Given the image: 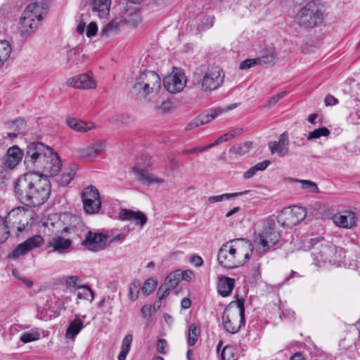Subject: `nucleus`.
<instances>
[{
  "instance_id": "f257e3e1",
  "label": "nucleus",
  "mask_w": 360,
  "mask_h": 360,
  "mask_svg": "<svg viewBox=\"0 0 360 360\" xmlns=\"http://www.w3.org/2000/svg\"><path fill=\"white\" fill-rule=\"evenodd\" d=\"M24 164L29 174L44 175V177L56 176L62 166L58 153L41 142H32L27 146Z\"/></svg>"
},
{
  "instance_id": "f03ea898",
  "label": "nucleus",
  "mask_w": 360,
  "mask_h": 360,
  "mask_svg": "<svg viewBox=\"0 0 360 360\" xmlns=\"http://www.w3.org/2000/svg\"><path fill=\"white\" fill-rule=\"evenodd\" d=\"M14 192L22 204L28 207L40 206L50 196L51 182L47 177L37 174H25L15 181Z\"/></svg>"
},
{
  "instance_id": "7ed1b4c3",
  "label": "nucleus",
  "mask_w": 360,
  "mask_h": 360,
  "mask_svg": "<svg viewBox=\"0 0 360 360\" xmlns=\"http://www.w3.org/2000/svg\"><path fill=\"white\" fill-rule=\"evenodd\" d=\"M252 252L253 245L250 240L245 238L229 240L219 249L217 262L224 269H235L246 264Z\"/></svg>"
},
{
  "instance_id": "20e7f679",
  "label": "nucleus",
  "mask_w": 360,
  "mask_h": 360,
  "mask_svg": "<svg viewBox=\"0 0 360 360\" xmlns=\"http://www.w3.org/2000/svg\"><path fill=\"white\" fill-rule=\"evenodd\" d=\"M233 304L236 305V309H232L231 306L226 307L222 316V322L226 332L236 334L245 324L244 300L238 299L231 302L230 305Z\"/></svg>"
},
{
  "instance_id": "39448f33",
  "label": "nucleus",
  "mask_w": 360,
  "mask_h": 360,
  "mask_svg": "<svg viewBox=\"0 0 360 360\" xmlns=\"http://www.w3.org/2000/svg\"><path fill=\"white\" fill-rule=\"evenodd\" d=\"M274 219L266 218L263 221V226L255 236V243L262 248L264 252L269 251L280 240L281 235L275 230Z\"/></svg>"
},
{
  "instance_id": "423d86ee",
  "label": "nucleus",
  "mask_w": 360,
  "mask_h": 360,
  "mask_svg": "<svg viewBox=\"0 0 360 360\" xmlns=\"http://www.w3.org/2000/svg\"><path fill=\"white\" fill-rule=\"evenodd\" d=\"M160 87V77L153 71L145 72L141 74L136 79L133 85L134 91L143 96L158 92Z\"/></svg>"
},
{
  "instance_id": "0eeeda50",
  "label": "nucleus",
  "mask_w": 360,
  "mask_h": 360,
  "mask_svg": "<svg viewBox=\"0 0 360 360\" xmlns=\"http://www.w3.org/2000/svg\"><path fill=\"white\" fill-rule=\"evenodd\" d=\"M323 15L320 5L315 1H309L297 13L296 20L302 27H314L322 21Z\"/></svg>"
},
{
  "instance_id": "6e6552de",
  "label": "nucleus",
  "mask_w": 360,
  "mask_h": 360,
  "mask_svg": "<svg viewBox=\"0 0 360 360\" xmlns=\"http://www.w3.org/2000/svg\"><path fill=\"white\" fill-rule=\"evenodd\" d=\"M309 247L311 248V256L316 266H321L323 263H327V256L332 253L333 243L321 238H311L309 241Z\"/></svg>"
},
{
  "instance_id": "1a4fd4ad",
  "label": "nucleus",
  "mask_w": 360,
  "mask_h": 360,
  "mask_svg": "<svg viewBox=\"0 0 360 360\" xmlns=\"http://www.w3.org/2000/svg\"><path fill=\"white\" fill-rule=\"evenodd\" d=\"M306 216V210L302 207H285L278 216V222L283 227L291 228L299 224Z\"/></svg>"
},
{
  "instance_id": "9d476101",
  "label": "nucleus",
  "mask_w": 360,
  "mask_h": 360,
  "mask_svg": "<svg viewBox=\"0 0 360 360\" xmlns=\"http://www.w3.org/2000/svg\"><path fill=\"white\" fill-rule=\"evenodd\" d=\"M224 74L217 66L208 67L204 72L200 84L201 89L211 91L218 89L224 82Z\"/></svg>"
},
{
  "instance_id": "9b49d317",
  "label": "nucleus",
  "mask_w": 360,
  "mask_h": 360,
  "mask_svg": "<svg viewBox=\"0 0 360 360\" xmlns=\"http://www.w3.org/2000/svg\"><path fill=\"white\" fill-rule=\"evenodd\" d=\"M186 79L184 72L176 71L163 79L165 88L171 94L181 91L186 86Z\"/></svg>"
},
{
  "instance_id": "f8f14e48",
  "label": "nucleus",
  "mask_w": 360,
  "mask_h": 360,
  "mask_svg": "<svg viewBox=\"0 0 360 360\" xmlns=\"http://www.w3.org/2000/svg\"><path fill=\"white\" fill-rule=\"evenodd\" d=\"M107 239L105 234L89 231L82 245L91 251L97 252L105 248Z\"/></svg>"
},
{
  "instance_id": "ddd939ff",
  "label": "nucleus",
  "mask_w": 360,
  "mask_h": 360,
  "mask_svg": "<svg viewBox=\"0 0 360 360\" xmlns=\"http://www.w3.org/2000/svg\"><path fill=\"white\" fill-rule=\"evenodd\" d=\"M44 238L40 235H35L18 245L13 252V257H18L27 254L29 251L40 247L44 243Z\"/></svg>"
},
{
  "instance_id": "4468645a",
  "label": "nucleus",
  "mask_w": 360,
  "mask_h": 360,
  "mask_svg": "<svg viewBox=\"0 0 360 360\" xmlns=\"http://www.w3.org/2000/svg\"><path fill=\"white\" fill-rule=\"evenodd\" d=\"M48 12L49 8L45 3L37 1L29 4L22 15L29 16L30 18H33L41 23V21L46 16Z\"/></svg>"
},
{
  "instance_id": "2eb2a0df",
  "label": "nucleus",
  "mask_w": 360,
  "mask_h": 360,
  "mask_svg": "<svg viewBox=\"0 0 360 360\" xmlns=\"http://www.w3.org/2000/svg\"><path fill=\"white\" fill-rule=\"evenodd\" d=\"M105 148V142L102 140H98L91 145L78 148L77 153L80 158L94 159L104 152Z\"/></svg>"
},
{
  "instance_id": "dca6fc26",
  "label": "nucleus",
  "mask_w": 360,
  "mask_h": 360,
  "mask_svg": "<svg viewBox=\"0 0 360 360\" xmlns=\"http://www.w3.org/2000/svg\"><path fill=\"white\" fill-rule=\"evenodd\" d=\"M23 155V151L18 146L10 147L4 158L5 167L10 169H14L22 161Z\"/></svg>"
},
{
  "instance_id": "f3484780",
  "label": "nucleus",
  "mask_w": 360,
  "mask_h": 360,
  "mask_svg": "<svg viewBox=\"0 0 360 360\" xmlns=\"http://www.w3.org/2000/svg\"><path fill=\"white\" fill-rule=\"evenodd\" d=\"M132 172L135 174L136 180L143 185L150 186L154 184H162L164 182L163 179L158 177L138 166L133 167Z\"/></svg>"
},
{
  "instance_id": "a211bd4d",
  "label": "nucleus",
  "mask_w": 360,
  "mask_h": 360,
  "mask_svg": "<svg viewBox=\"0 0 360 360\" xmlns=\"http://www.w3.org/2000/svg\"><path fill=\"white\" fill-rule=\"evenodd\" d=\"M68 86L77 89H94L96 87L95 81L89 74H82L68 79L66 82Z\"/></svg>"
},
{
  "instance_id": "6ab92c4d",
  "label": "nucleus",
  "mask_w": 360,
  "mask_h": 360,
  "mask_svg": "<svg viewBox=\"0 0 360 360\" xmlns=\"http://www.w3.org/2000/svg\"><path fill=\"white\" fill-rule=\"evenodd\" d=\"M268 145L272 154L276 153L279 157L285 156L288 153V133L283 132L279 136L278 141H270Z\"/></svg>"
},
{
  "instance_id": "aec40b11",
  "label": "nucleus",
  "mask_w": 360,
  "mask_h": 360,
  "mask_svg": "<svg viewBox=\"0 0 360 360\" xmlns=\"http://www.w3.org/2000/svg\"><path fill=\"white\" fill-rule=\"evenodd\" d=\"M5 127L6 129L9 130V131L6 133V136L10 139L17 137L19 134H25L27 131V124L22 118L8 121L5 124Z\"/></svg>"
},
{
  "instance_id": "412c9836",
  "label": "nucleus",
  "mask_w": 360,
  "mask_h": 360,
  "mask_svg": "<svg viewBox=\"0 0 360 360\" xmlns=\"http://www.w3.org/2000/svg\"><path fill=\"white\" fill-rule=\"evenodd\" d=\"M332 219L336 226L344 229H351L356 224V215L353 212L335 214Z\"/></svg>"
},
{
  "instance_id": "4be33fe9",
  "label": "nucleus",
  "mask_w": 360,
  "mask_h": 360,
  "mask_svg": "<svg viewBox=\"0 0 360 360\" xmlns=\"http://www.w3.org/2000/svg\"><path fill=\"white\" fill-rule=\"evenodd\" d=\"M120 218L122 220H133L136 225L142 228L147 222V217L141 211H133L127 209H122L120 212Z\"/></svg>"
},
{
  "instance_id": "5701e85b",
  "label": "nucleus",
  "mask_w": 360,
  "mask_h": 360,
  "mask_svg": "<svg viewBox=\"0 0 360 360\" xmlns=\"http://www.w3.org/2000/svg\"><path fill=\"white\" fill-rule=\"evenodd\" d=\"M40 25L39 21L22 15L19 22V30L22 35H30L38 30Z\"/></svg>"
},
{
  "instance_id": "b1692460",
  "label": "nucleus",
  "mask_w": 360,
  "mask_h": 360,
  "mask_svg": "<svg viewBox=\"0 0 360 360\" xmlns=\"http://www.w3.org/2000/svg\"><path fill=\"white\" fill-rule=\"evenodd\" d=\"M234 108H236V105H229L226 106L225 108L219 107L214 110L211 109L208 111L200 114L196 117L198 120L200 124L202 125L208 123L209 122L217 117L218 115L221 114L223 112L232 110Z\"/></svg>"
},
{
  "instance_id": "393cba45",
  "label": "nucleus",
  "mask_w": 360,
  "mask_h": 360,
  "mask_svg": "<svg viewBox=\"0 0 360 360\" xmlns=\"http://www.w3.org/2000/svg\"><path fill=\"white\" fill-rule=\"evenodd\" d=\"M330 247L332 249V253H330V255L326 257H328L327 263L337 266H340L341 264H345V252L344 249L340 247H337L333 244Z\"/></svg>"
},
{
  "instance_id": "a878e982",
  "label": "nucleus",
  "mask_w": 360,
  "mask_h": 360,
  "mask_svg": "<svg viewBox=\"0 0 360 360\" xmlns=\"http://www.w3.org/2000/svg\"><path fill=\"white\" fill-rule=\"evenodd\" d=\"M66 124L73 130L83 133L87 132L95 127L92 122H86L72 117L67 118Z\"/></svg>"
},
{
  "instance_id": "bb28decb",
  "label": "nucleus",
  "mask_w": 360,
  "mask_h": 360,
  "mask_svg": "<svg viewBox=\"0 0 360 360\" xmlns=\"http://www.w3.org/2000/svg\"><path fill=\"white\" fill-rule=\"evenodd\" d=\"M70 239L64 238L62 236H56L49 243L48 247H52L55 252L63 253L71 245Z\"/></svg>"
},
{
  "instance_id": "cd10ccee",
  "label": "nucleus",
  "mask_w": 360,
  "mask_h": 360,
  "mask_svg": "<svg viewBox=\"0 0 360 360\" xmlns=\"http://www.w3.org/2000/svg\"><path fill=\"white\" fill-rule=\"evenodd\" d=\"M111 0H94L92 11L98 13L100 18H105L109 14Z\"/></svg>"
},
{
  "instance_id": "c85d7f7f",
  "label": "nucleus",
  "mask_w": 360,
  "mask_h": 360,
  "mask_svg": "<svg viewBox=\"0 0 360 360\" xmlns=\"http://www.w3.org/2000/svg\"><path fill=\"white\" fill-rule=\"evenodd\" d=\"M235 286V280L229 277H223L219 279L217 291L222 297L230 295Z\"/></svg>"
},
{
  "instance_id": "c756f323",
  "label": "nucleus",
  "mask_w": 360,
  "mask_h": 360,
  "mask_svg": "<svg viewBox=\"0 0 360 360\" xmlns=\"http://www.w3.org/2000/svg\"><path fill=\"white\" fill-rule=\"evenodd\" d=\"M25 214V211L24 207H18L15 209H13L8 213L6 219H4L6 224L8 226V224H12L13 226L18 224L22 221Z\"/></svg>"
},
{
  "instance_id": "7c9ffc66",
  "label": "nucleus",
  "mask_w": 360,
  "mask_h": 360,
  "mask_svg": "<svg viewBox=\"0 0 360 360\" xmlns=\"http://www.w3.org/2000/svg\"><path fill=\"white\" fill-rule=\"evenodd\" d=\"M83 328V321L78 318H75L70 323V325L66 330L65 337L68 339H74Z\"/></svg>"
},
{
  "instance_id": "2f4dec72",
  "label": "nucleus",
  "mask_w": 360,
  "mask_h": 360,
  "mask_svg": "<svg viewBox=\"0 0 360 360\" xmlns=\"http://www.w3.org/2000/svg\"><path fill=\"white\" fill-rule=\"evenodd\" d=\"M249 193L248 191H245L242 192H237V193H224L219 195L215 196H210L207 198V202L209 203H215L217 202H221L223 200H231L239 196H243Z\"/></svg>"
},
{
  "instance_id": "473e14b6",
  "label": "nucleus",
  "mask_w": 360,
  "mask_h": 360,
  "mask_svg": "<svg viewBox=\"0 0 360 360\" xmlns=\"http://www.w3.org/2000/svg\"><path fill=\"white\" fill-rule=\"evenodd\" d=\"M200 327L196 323H192L190 325L188 328V333L187 335V344L189 347H192L195 345L200 335Z\"/></svg>"
},
{
  "instance_id": "72a5a7b5",
  "label": "nucleus",
  "mask_w": 360,
  "mask_h": 360,
  "mask_svg": "<svg viewBox=\"0 0 360 360\" xmlns=\"http://www.w3.org/2000/svg\"><path fill=\"white\" fill-rule=\"evenodd\" d=\"M83 206L85 212L89 214H94L98 213L101 207V200H90L86 199L82 200Z\"/></svg>"
},
{
  "instance_id": "f704fd0d",
  "label": "nucleus",
  "mask_w": 360,
  "mask_h": 360,
  "mask_svg": "<svg viewBox=\"0 0 360 360\" xmlns=\"http://www.w3.org/2000/svg\"><path fill=\"white\" fill-rule=\"evenodd\" d=\"M251 141H245L243 143L236 144L230 148V153L236 156H242L246 154L252 148Z\"/></svg>"
},
{
  "instance_id": "c9c22d12",
  "label": "nucleus",
  "mask_w": 360,
  "mask_h": 360,
  "mask_svg": "<svg viewBox=\"0 0 360 360\" xmlns=\"http://www.w3.org/2000/svg\"><path fill=\"white\" fill-rule=\"evenodd\" d=\"M119 29L120 20L117 18H115L103 27L102 30V34L108 37L112 34L117 33Z\"/></svg>"
},
{
  "instance_id": "e433bc0d",
  "label": "nucleus",
  "mask_w": 360,
  "mask_h": 360,
  "mask_svg": "<svg viewBox=\"0 0 360 360\" xmlns=\"http://www.w3.org/2000/svg\"><path fill=\"white\" fill-rule=\"evenodd\" d=\"M141 281L138 279L134 280L129 285L128 297L129 299L134 302L139 297L141 290Z\"/></svg>"
},
{
  "instance_id": "4c0bfd02",
  "label": "nucleus",
  "mask_w": 360,
  "mask_h": 360,
  "mask_svg": "<svg viewBox=\"0 0 360 360\" xmlns=\"http://www.w3.org/2000/svg\"><path fill=\"white\" fill-rule=\"evenodd\" d=\"M90 200H101L100 195L98 189L94 186H89L83 191L82 193V200H86V199Z\"/></svg>"
},
{
  "instance_id": "58836bf2",
  "label": "nucleus",
  "mask_w": 360,
  "mask_h": 360,
  "mask_svg": "<svg viewBox=\"0 0 360 360\" xmlns=\"http://www.w3.org/2000/svg\"><path fill=\"white\" fill-rule=\"evenodd\" d=\"M256 60L259 65H272L275 63L276 54L274 51H267L262 56L256 58Z\"/></svg>"
},
{
  "instance_id": "ea45409f",
  "label": "nucleus",
  "mask_w": 360,
  "mask_h": 360,
  "mask_svg": "<svg viewBox=\"0 0 360 360\" xmlns=\"http://www.w3.org/2000/svg\"><path fill=\"white\" fill-rule=\"evenodd\" d=\"M11 46L6 40L0 41V60L5 63L11 53Z\"/></svg>"
},
{
  "instance_id": "a19ab883",
  "label": "nucleus",
  "mask_w": 360,
  "mask_h": 360,
  "mask_svg": "<svg viewBox=\"0 0 360 360\" xmlns=\"http://www.w3.org/2000/svg\"><path fill=\"white\" fill-rule=\"evenodd\" d=\"M78 289H82V292H79L77 294V298L79 300H89L92 302L94 300V293L93 290L86 285H80Z\"/></svg>"
},
{
  "instance_id": "79ce46f5",
  "label": "nucleus",
  "mask_w": 360,
  "mask_h": 360,
  "mask_svg": "<svg viewBox=\"0 0 360 360\" xmlns=\"http://www.w3.org/2000/svg\"><path fill=\"white\" fill-rule=\"evenodd\" d=\"M179 278V274L174 271L166 277L164 284L166 285L171 290H174L177 287L179 283L181 281Z\"/></svg>"
},
{
  "instance_id": "37998d69",
  "label": "nucleus",
  "mask_w": 360,
  "mask_h": 360,
  "mask_svg": "<svg viewBox=\"0 0 360 360\" xmlns=\"http://www.w3.org/2000/svg\"><path fill=\"white\" fill-rule=\"evenodd\" d=\"M40 334L36 329H32L30 332H25L20 336V340L24 343L31 342L39 340Z\"/></svg>"
},
{
  "instance_id": "c03bdc74",
  "label": "nucleus",
  "mask_w": 360,
  "mask_h": 360,
  "mask_svg": "<svg viewBox=\"0 0 360 360\" xmlns=\"http://www.w3.org/2000/svg\"><path fill=\"white\" fill-rule=\"evenodd\" d=\"M75 174V172L72 169H70L67 172H64L58 180L59 186H68L72 180Z\"/></svg>"
},
{
  "instance_id": "a18cd8bd",
  "label": "nucleus",
  "mask_w": 360,
  "mask_h": 360,
  "mask_svg": "<svg viewBox=\"0 0 360 360\" xmlns=\"http://www.w3.org/2000/svg\"><path fill=\"white\" fill-rule=\"evenodd\" d=\"M329 134V129L326 127H323L310 131L308 134L307 139H319L321 136H328Z\"/></svg>"
},
{
  "instance_id": "49530a36",
  "label": "nucleus",
  "mask_w": 360,
  "mask_h": 360,
  "mask_svg": "<svg viewBox=\"0 0 360 360\" xmlns=\"http://www.w3.org/2000/svg\"><path fill=\"white\" fill-rule=\"evenodd\" d=\"M157 286V281L153 278L147 279L142 288H141V291L146 295H148L152 293Z\"/></svg>"
},
{
  "instance_id": "de8ad7c7",
  "label": "nucleus",
  "mask_w": 360,
  "mask_h": 360,
  "mask_svg": "<svg viewBox=\"0 0 360 360\" xmlns=\"http://www.w3.org/2000/svg\"><path fill=\"white\" fill-rule=\"evenodd\" d=\"M10 231L4 218L0 217V244L5 242L9 236Z\"/></svg>"
},
{
  "instance_id": "09e8293b",
  "label": "nucleus",
  "mask_w": 360,
  "mask_h": 360,
  "mask_svg": "<svg viewBox=\"0 0 360 360\" xmlns=\"http://www.w3.org/2000/svg\"><path fill=\"white\" fill-rule=\"evenodd\" d=\"M236 136L235 131H229L219 136L218 139L215 140V141L210 145L207 146V148L210 149V148L215 146L217 145L220 144L222 142L227 141L231 139H233Z\"/></svg>"
},
{
  "instance_id": "8fccbe9b",
  "label": "nucleus",
  "mask_w": 360,
  "mask_h": 360,
  "mask_svg": "<svg viewBox=\"0 0 360 360\" xmlns=\"http://www.w3.org/2000/svg\"><path fill=\"white\" fill-rule=\"evenodd\" d=\"M302 188L307 190L309 192L316 193L319 191L317 185L309 180H300Z\"/></svg>"
},
{
  "instance_id": "3c124183",
  "label": "nucleus",
  "mask_w": 360,
  "mask_h": 360,
  "mask_svg": "<svg viewBox=\"0 0 360 360\" xmlns=\"http://www.w3.org/2000/svg\"><path fill=\"white\" fill-rule=\"evenodd\" d=\"M222 360H236V355L233 349L231 346H225L221 354Z\"/></svg>"
},
{
  "instance_id": "603ef678",
  "label": "nucleus",
  "mask_w": 360,
  "mask_h": 360,
  "mask_svg": "<svg viewBox=\"0 0 360 360\" xmlns=\"http://www.w3.org/2000/svg\"><path fill=\"white\" fill-rule=\"evenodd\" d=\"M286 91H282L276 95L271 97L266 103L264 104L265 108H270L273 105H274L278 101H280L281 98H283L286 95Z\"/></svg>"
},
{
  "instance_id": "864d4df0",
  "label": "nucleus",
  "mask_w": 360,
  "mask_h": 360,
  "mask_svg": "<svg viewBox=\"0 0 360 360\" xmlns=\"http://www.w3.org/2000/svg\"><path fill=\"white\" fill-rule=\"evenodd\" d=\"M170 291L171 290L164 283L161 285L157 292L158 302L161 303L162 300L169 294Z\"/></svg>"
},
{
  "instance_id": "5fc2aeb1",
  "label": "nucleus",
  "mask_w": 360,
  "mask_h": 360,
  "mask_svg": "<svg viewBox=\"0 0 360 360\" xmlns=\"http://www.w3.org/2000/svg\"><path fill=\"white\" fill-rule=\"evenodd\" d=\"M256 65H259V64H257L256 58H248L240 63L239 68L240 70H248V69L253 68Z\"/></svg>"
},
{
  "instance_id": "6e6d98bb",
  "label": "nucleus",
  "mask_w": 360,
  "mask_h": 360,
  "mask_svg": "<svg viewBox=\"0 0 360 360\" xmlns=\"http://www.w3.org/2000/svg\"><path fill=\"white\" fill-rule=\"evenodd\" d=\"M176 272H178L179 274L180 281L184 280L188 282H191L194 278V274L193 271L191 270H176Z\"/></svg>"
},
{
  "instance_id": "4d7b16f0",
  "label": "nucleus",
  "mask_w": 360,
  "mask_h": 360,
  "mask_svg": "<svg viewBox=\"0 0 360 360\" xmlns=\"http://www.w3.org/2000/svg\"><path fill=\"white\" fill-rule=\"evenodd\" d=\"M168 345L165 339H159L157 342V350L158 352L165 354L167 352Z\"/></svg>"
},
{
  "instance_id": "13d9d810",
  "label": "nucleus",
  "mask_w": 360,
  "mask_h": 360,
  "mask_svg": "<svg viewBox=\"0 0 360 360\" xmlns=\"http://www.w3.org/2000/svg\"><path fill=\"white\" fill-rule=\"evenodd\" d=\"M79 281L78 276H70L66 279V285L68 288H78L77 283Z\"/></svg>"
},
{
  "instance_id": "bf43d9fd",
  "label": "nucleus",
  "mask_w": 360,
  "mask_h": 360,
  "mask_svg": "<svg viewBox=\"0 0 360 360\" xmlns=\"http://www.w3.org/2000/svg\"><path fill=\"white\" fill-rule=\"evenodd\" d=\"M132 339H133L132 335H131V334L127 335L122 340L121 349L129 352Z\"/></svg>"
},
{
  "instance_id": "052dcab7",
  "label": "nucleus",
  "mask_w": 360,
  "mask_h": 360,
  "mask_svg": "<svg viewBox=\"0 0 360 360\" xmlns=\"http://www.w3.org/2000/svg\"><path fill=\"white\" fill-rule=\"evenodd\" d=\"M98 30V27L96 22H90L86 30V34L88 37H94L96 34Z\"/></svg>"
},
{
  "instance_id": "680f3d73",
  "label": "nucleus",
  "mask_w": 360,
  "mask_h": 360,
  "mask_svg": "<svg viewBox=\"0 0 360 360\" xmlns=\"http://www.w3.org/2000/svg\"><path fill=\"white\" fill-rule=\"evenodd\" d=\"M172 103L170 101L167 100L162 102L160 105L158 107V110L162 113H166L169 112L172 110Z\"/></svg>"
},
{
  "instance_id": "e2e57ef3",
  "label": "nucleus",
  "mask_w": 360,
  "mask_h": 360,
  "mask_svg": "<svg viewBox=\"0 0 360 360\" xmlns=\"http://www.w3.org/2000/svg\"><path fill=\"white\" fill-rule=\"evenodd\" d=\"M208 150V148L206 146L204 147H196L191 149H185L182 151V154L184 155H189V154H193L196 153H200L204 150Z\"/></svg>"
},
{
  "instance_id": "0e129e2a",
  "label": "nucleus",
  "mask_w": 360,
  "mask_h": 360,
  "mask_svg": "<svg viewBox=\"0 0 360 360\" xmlns=\"http://www.w3.org/2000/svg\"><path fill=\"white\" fill-rule=\"evenodd\" d=\"M141 313L143 319H149L152 313V306L143 305L141 309Z\"/></svg>"
},
{
  "instance_id": "69168bd1",
  "label": "nucleus",
  "mask_w": 360,
  "mask_h": 360,
  "mask_svg": "<svg viewBox=\"0 0 360 360\" xmlns=\"http://www.w3.org/2000/svg\"><path fill=\"white\" fill-rule=\"evenodd\" d=\"M271 164V162L269 160H264L260 162H258L257 165H255L254 167L257 172L259 171H264Z\"/></svg>"
},
{
  "instance_id": "338daca9",
  "label": "nucleus",
  "mask_w": 360,
  "mask_h": 360,
  "mask_svg": "<svg viewBox=\"0 0 360 360\" xmlns=\"http://www.w3.org/2000/svg\"><path fill=\"white\" fill-rule=\"evenodd\" d=\"M199 126H200L199 121L197 119V117H195L193 120H192L189 123L186 124V126L185 127V129L186 131H190Z\"/></svg>"
},
{
  "instance_id": "774afa93",
  "label": "nucleus",
  "mask_w": 360,
  "mask_h": 360,
  "mask_svg": "<svg viewBox=\"0 0 360 360\" xmlns=\"http://www.w3.org/2000/svg\"><path fill=\"white\" fill-rule=\"evenodd\" d=\"M324 101H325L326 105H327V106H332V105H336L338 103V99L335 98L332 95L326 96Z\"/></svg>"
}]
</instances>
